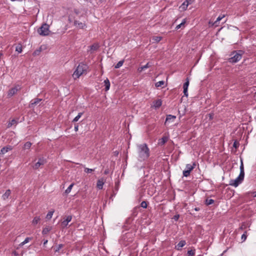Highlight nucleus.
Masks as SVG:
<instances>
[{"label":"nucleus","mask_w":256,"mask_h":256,"mask_svg":"<svg viewBox=\"0 0 256 256\" xmlns=\"http://www.w3.org/2000/svg\"><path fill=\"white\" fill-rule=\"evenodd\" d=\"M83 112H79L78 114L73 119L72 122H75L78 120L80 117L82 116Z\"/></svg>","instance_id":"25"},{"label":"nucleus","mask_w":256,"mask_h":256,"mask_svg":"<svg viewBox=\"0 0 256 256\" xmlns=\"http://www.w3.org/2000/svg\"><path fill=\"white\" fill-rule=\"evenodd\" d=\"M233 146L235 148H237L238 147V144L236 142H234L233 144Z\"/></svg>","instance_id":"50"},{"label":"nucleus","mask_w":256,"mask_h":256,"mask_svg":"<svg viewBox=\"0 0 256 256\" xmlns=\"http://www.w3.org/2000/svg\"><path fill=\"white\" fill-rule=\"evenodd\" d=\"M48 242V240H44V245L45 246Z\"/></svg>","instance_id":"52"},{"label":"nucleus","mask_w":256,"mask_h":256,"mask_svg":"<svg viewBox=\"0 0 256 256\" xmlns=\"http://www.w3.org/2000/svg\"><path fill=\"white\" fill-rule=\"evenodd\" d=\"M52 230V227L50 226H46L42 230V234L44 235L46 234Z\"/></svg>","instance_id":"18"},{"label":"nucleus","mask_w":256,"mask_h":256,"mask_svg":"<svg viewBox=\"0 0 256 256\" xmlns=\"http://www.w3.org/2000/svg\"><path fill=\"white\" fill-rule=\"evenodd\" d=\"M162 104V102L161 100H157L154 102H153V106L155 108H160Z\"/></svg>","instance_id":"17"},{"label":"nucleus","mask_w":256,"mask_h":256,"mask_svg":"<svg viewBox=\"0 0 256 256\" xmlns=\"http://www.w3.org/2000/svg\"><path fill=\"white\" fill-rule=\"evenodd\" d=\"M94 170V169H92V168H85V169H84V172H86V173H88V174L92 172Z\"/></svg>","instance_id":"46"},{"label":"nucleus","mask_w":256,"mask_h":256,"mask_svg":"<svg viewBox=\"0 0 256 256\" xmlns=\"http://www.w3.org/2000/svg\"><path fill=\"white\" fill-rule=\"evenodd\" d=\"M224 17V15L222 16H220L217 18L216 20L214 22V24L216 26H218V22H220L222 18H223Z\"/></svg>","instance_id":"34"},{"label":"nucleus","mask_w":256,"mask_h":256,"mask_svg":"<svg viewBox=\"0 0 256 256\" xmlns=\"http://www.w3.org/2000/svg\"><path fill=\"white\" fill-rule=\"evenodd\" d=\"M247 238V232L246 231L243 234H242L241 238L242 240V242H244Z\"/></svg>","instance_id":"40"},{"label":"nucleus","mask_w":256,"mask_h":256,"mask_svg":"<svg viewBox=\"0 0 256 256\" xmlns=\"http://www.w3.org/2000/svg\"><path fill=\"white\" fill-rule=\"evenodd\" d=\"M194 210H196V211H198V210H199L200 208H194Z\"/></svg>","instance_id":"55"},{"label":"nucleus","mask_w":256,"mask_h":256,"mask_svg":"<svg viewBox=\"0 0 256 256\" xmlns=\"http://www.w3.org/2000/svg\"><path fill=\"white\" fill-rule=\"evenodd\" d=\"M104 86H105V90L106 91L110 89V82L109 80L106 78L104 80Z\"/></svg>","instance_id":"24"},{"label":"nucleus","mask_w":256,"mask_h":256,"mask_svg":"<svg viewBox=\"0 0 256 256\" xmlns=\"http://www.w3.org/2000/svg\"><path fill=\"white\" fill-rule=\"evenodd\" d=\"M49 27V25L47 24H42L38 30V32L40 36H48L50 32Z\"/></svg>","instance_id":"4"},{"label":"nucleus","mask_w":256,"mask_h":256,"mask_svg":"<svg viewBox=\"0 0 256 256\" xmlns=\"http://www.w3.org/2000/svg\"><path fill=\"white\" fill-rule=\"evenodd\" d=\"M180 218V215L179 214H176L175 216H174L173 218L176 220V221H177L178 220V218Z\"/></svg>","instance_id":"47"},{"label":"nucleus","mask_w":256,"mask_h":256,"mask_svg":"<svg viewBox=\"0 0 256 256\" xmlns=\"http://www.w3.org/2000/svg\"><path fill=\"white\" fill-rule=\"evenodd\" d=\"M74 24L77 28L80 29H84L86 26V24L85 23L80 22L78 20H74Z\"/></svg>","instance_id":"12"},{"label":"nucleus","mask_w":256,"mask_h":256,"mask_svg":"<svg viewBox=\"0 0 256 256\" xmlns=\"http://www.w3.org/2000/svg\"><path fill=\"white\" fill-rule=\"evenodd\" d=\"M186 170L190 171V172H191V171L194 168V166H192V164H186Z\"/></svg>","instance_id":"32"},{"label":"nucleus","mask_w":256,"mask_h":256,"mask_svg":"<svg viewBox=\"0 0 256 256\" xmlns=\"http://www.w3.org/2000/svg\"><path fill=\"white\" fill-rule=\"evenodd\" d=\"M105 182V180L104 178H101L97 181L96 187L99 190H102L103 188V186Z\"/></svg>","instance_id":"10"},{"label":"nucleus","mask_w":256,"mask_h":256,"mask_svg":"<svg viewBox=\"0 0 256 256\" xmlns=\"http://www.w3.org/2000/svg\"><path fill=\"white\" fill-rule=\"evenodd\" d=\"M240 174H241V175L242 174V176H244V165H243V163L242 162H241V164L240 166Z\"/></svg>","instance_id":"31"},{"label":"nucleus","mask_w":256,"mask_h":256,"mask_svg":"<svg viewBox=\"0 0 256 256\" xmlns=\"http://www.w3.org/2000/svg\"><path fill=\"white\" fill-rule=\"evenodd\" d=\"M164 81L161 80V81H159V82H156L155 85H156V87H160L164 85Z\"/></svg>","instance_id":"41"},{"label":"nucleus","mask_w":256,"mask_h":256,"mask_svg":"<svg viewBox=\"0 0 256 256\" xmlns=\"http://www.w3.org/2000/svg\"><path fill=\"white\" fill-rule=\"evenodd\" d=\"M252 193L254 194V197L256 198V192H253Z\"/></svg>","instance_id":"53"},{"label":"nucleus","mask_w":256,"mask_h":256,"mask_svg":"<svg viewBox=\"0 0 256 256\" xmlns=\"http://www.w3.org/2000/svg\"><path fill=\"white\" fill-rule=\"evenodd\" d=\"M72 216H68L66 217L64 220L62 222V226L64 228L66 227L69 222L72 220Z\"/></svg>","instance_id":"8"},{"label":"nucleus","mask_w":256,"mask_h":256,"mask_svg":"<svg viewBox=\"0 0 256 256\" xmlns=\"http://www.w3.org/2000/svg\"><path fill=\"white\" fill-rule=\"evenodd\" d=\"M176 118V116H173L172 114H168L167 115L166 121H165V124H166L167 123L172 122L174 121V120Z\"/></svg>","instance_id":"9"},{"label":"nucleus","mask_w":256,"mask_h":256,"mask_svg":"<svg viewBox=\"0 0 256 256\" xmlns=\"http://www.w3.org/2000/svg\"><path fill=\"white\" fill-rule=\"evenodd\" d=\"M18 120H16L15 119H12V120H11L9 122L8 124L7 127L8 128H10L11 126H16V124H18Z\"/></svg>","instance_id":"19"},{"label":"nucleus","mask_w":256,"mask_h":256,"mask_svg":"<svg viewBox=\"0 0 256 256\" xmlns=\"http://www.w3.org/2000/svg\"><path fill=\"white\" fill-rule=\"evenodd\" d=\"M11 194V190H7L6 192L2 194V198L4 200H6Z\"/></svg>","instance_id":"14"},{"label":"nucleus","mask_w":256,"mask_h":256,"mask_svg":"<svg viewBox=\"0 0 256 256\" xmlns=\"http://www.w3.org/2000/svg\"><path fill=\"white\" fill-rule=\"evenodd\" d=\"M16 51L18 53H21L22 51V48L21 44H18L16 48Z\"/></svg>","instance_id":"28"},{"label":"nucleus","mask_w":256,"mask_h":256,"mask_svg":"<svg viewBox=\"0 0 256 256\" xmlns=\"http://www.w3.org/2000/svg\"><path fill=\"white\" fill-rule=\"evenodd\" d=\"M78 130V124H74V130L76 132H77Z\"/></svg>","instance_id":"49"},{"label":"nucleus","mask_w":256,"mask_h":256,"mask_svg":"<svg viewBox=\"0 0 256 256\" xmlns=\"http://www.w3.org/2000/svg\"><path fill=\"white\" fill-rule=\"evenodd\" d=\"M209 115H210V118H212L213 116V114H210Z\"/></svg>","instance_id":"56"},{"label":"nucleus","mask_w":256,"mask_h":256,"mask_svg":"<svg viewBox=\"0 0 256 256\" xmlns=\"http://www.w3.org/2000/svg\"><path fill=\"white\" fill-rule=\"evenodd\" d=\"M42 46H40L38 49H37L34 51V52H33V55L36 56H38V55L40 54L42 52Z\"/></svg>","instance_id":"29"},{"label":"nucleus","mask_w":256,"mask_h":256,"mask_svg":"<svg viewBox=\"0 0 256 256\" xmlns=\"http://www.w3.org/2000/svg\"><path fill=\"white\" fill-rule=\"evenodd\" d=\"M32 144L30 142H28L24 144L23 148L24 150L29 149L31 147Z\"/></svg>","instance_id":"27"},{"label":"nucleus","mask_w":256,"mask_h":256,"mask_svg":"<svg viewBox=\"0 0 256 256\" xmlns=\"http://www.w3.org/2000/svg\"><path fill=\"white\" fill-rule=\"evenodd\" d=\"M243 52L242 50L234 51L230 54L231 57L228 58V62L231 63H236L242 58Z\"/></svg>","instance_id":"3"},{"label":"nucleus","mask_w":256,"mask_h":256,"mask_svg":"<svg viewBox=\"0 0 256 256\" xmlns=\"http://www.w3.org/2000/svg\"><path fill=\"white\" fill-rule=\"evenodd\" d=\"M185 23H186V20H185V19H184V20H183L182 22L180 24H178L176 26V30L180 28H182V26H184Z\"/></svg>","instance_id":"37"},{"label":"nucleus","mask_w":256,"mask_h":256,"mask_svg":"<svg viewBox=\"0 0 256 256\" xmlns=\"http://www.w3.org/2000/svg\"><path fill=\"white\" fill-rule=\"evenodd\" d=\"M46 162V160L43 157L38 158V162L34 164L32 167L34 170H37L40 166L44 165Z\"/></svg>","instance_id":"6"},{"label":"nucleus","mask_w":256,"mask_h":256,"mask_svg":"<svg viewBox=\"0 0 256 256\" xmlns=\"http://www.w3.org/2000/svg\"><path fill=\"white\" fill-rule=\"evenodd\" d=\"M168 137L163 136L162 138L160 139L158 144L160 145L164 144L168 140Z\"/></svg>","instance_id":"23"},{"label":"nucleus","mask_w":256,"mask_h":256,"mask_svg":"<svg viewBox=\"0 0 256 256\" xmlns=\"http://www.w3.org/2000/svg\"><path fill=\"white\" fill-rule=\"evenodd\" d=\"M64 247L63 244H59L56 248L55 250V252H58L59 250Z\"/></svg>","instance_id":"44"},{"label":"nucleus","mask_w":256,"mask_h":256,"mask_svg":"<svg viewBox=\"0 0 256 256\" xmlns=\"http://www.w3.org/2000/svg\"><path fill=\"white\" fill-rule=\"evenodd\" d=\"M90 50L88 52H90V53H92L96 51L98 48L99 46L98 44H94L89 46Z\"/></svg>","instance_id":"15"},{"label":"nucleus","mask_w":256,"mask_h":256,"mask_svg":"<svg viewBox=\"0 0 256 256\" xmlns=\"http://www.w3.org/2000/svg\"><path fill=\"white\" fill-rule=\"evenodd\" d=\"M162 36H154L152 37V42L158 43L162 40Z\"/></svg>","instance_id":"22"},{"label":"nucleus","mask_w":256,"mask_h":256,"mask_svg":"<svg viewBox=\"0 0 256 256\" xmlns=\"http://www.w3.org/2000/svg\"><path fill=\"white\" fill-rule=\"evenodd\" d=\"M40 220V216H35L33 220H32V224L34 225V226H36V224H37Z\"/></svg>","instance_id":"20"},{"label":"nucleus","mask_w":256,"mask_h":256,"mask_svg":"<svg viewBox=\"0 0 256 256\" xmlns=\"http://www.w3.org/2000/svg\"><path fill=\"white\" fill-rule=\"evenodd\" d=\"M42 99L36 98L34 100H32L30 102V104L32 106H35L38 104L40 101H42Z\"/></svg>","instance_id":"21"},{"label":"nucleus","mask_w":256,"mask_h":256,"mask_svg":"<svg viewBox=\"0 0 256 256\" xmlns=\"http://www.w3.org/2000/svg\"><path fill=\"white\" fill-rule=\"evenodd\" d=\"M32 240V238H25V240L20 244V246H24V244H26L28 243V242H29L30 240Z\"/></svg>","instance_id":"35"},{"label":"nucleus","mask_w":256,"mask_h":256,"mask_svg":"<svg viewBox=\"0 0 256 256\" xmlns=\"http://www.w3.org/2000/svg\"><path fill=\"white\" fill-rule=\"evenodd\" d=\"M88 66L82 62L80 63L72 74L73 78L76 80L80 78L85 72L86 71Z\"/></svg>","instance_id":"2"},{"label":"nucleus","mask_w":256,"mask_h":256,"mask_svg":"<svg viewBox=\"0 0 256 256\" xmlns=\"http://www.w3.org/2000/svg\"><path fill=\"white\" fill-rule=\"evenodd\" d=\"M152 66V64L150 62H148L146 65L142 66V69H146Z\"/></svg>","instance_id":"45"},{"label":"nucleus","mask_w":256,"mask_h":256,"mask_svg":"<svg viewBox=\"0 0 256 256\" xmlns=\"http://www.w3.org/2000/svg\"><path fill=\"white\" fill-rule=\"evenodd\" d=\"M192 0H188V2H190V4L192 3Z\"/></svg>","instance_id":"57"},{"label":"nucleus","mask_w":256,"mask_h":256,"mask_svg":"<svg viewBox=\"0 0 256 256\" xmlns=\"http://www.w3.org/2000/svg\"><path fill=\"white\" fill-rule=\"evenodd\" d=\"M140 206L144 208H146L148 206V204L146 202L142 201L140 204Z\"/></svg>","instance_id":"43"},{"label":"nucleus","mask_w":256,"mask_h":256,"mask_svg":"<svg viewBox=\"0 0 256 256\" xmlns=\"http://www.w3.org/2000/svg\"><path fill=\"white\" fill-rule=\"evenodd\" d=\"M12 149V147L11 146H7L2 148L0 152V156L1 154H4L8 152L9 150H11Z\"/></svg>","instance_id":"11"},{"label":"nucleus","mask_w":256,"mask_h":256,"mask_svg":"<svg viewBox=\"0 0 256 256\" xmlns=\"http://www.w3.org/2000/svg\"><path fill=\"white\" fill-rule=\"evenodd\" d=\"M188 256H194L195 255V250H191L188 251Z\"/></svg>","instance_id":"36"},{"label":"nucleus","mask_w":256,"mask_h":256,"mask_svg":"<svg viewBox=\"0 0 256 256\" xmlns=\"http://www.w3.org/2000/svg\"><path fill=\"white\" fill-rule=\"evenodd\" d=\"M189 86V80L188 78H187L186 80V82L184 83L183 85V88L186 90H188V86Z\"/></svg>","instance_id":"33"},{"label":"nucleus","mask_w":256,"mask_h":256,"mask_svg":"<svg viewBox=\"0 0 256 256\" xmlns=\"http://www.w3.org/2000/svg\"><path fill=\"white\" fill-rule=\"evenodd\" d=\"M214 202V200L212 199H206V205H210Z\"/></svg>","instance_id":"38"},{"label":"nucleus","mask_w":256,"mask_h":256,"mask_svg":"<svg viewBox=\"0 0 256 256\" xmlns=\"http://www.w3.org/2000/svg\"><path fill=\"white\" fill-rule=\"evenodd\" d=\"M54 212V211L49 212L46 216V218L48 219H50L52 218Z\"/></svg>","instance_id":"39"},{"label":"nucleus","mask_w":256,"mask_h":256,"mask_svg":"<svg viewBox=\"0 0 256 256\" xmlns=\"http://www.w3.org/2000/svg\"><path fill=\"white\" fill-rule=\"evenodd\" d=\"M192 166H194V168H195V166H196V164L195 162H193V164L192 165Z\"/></svg>","instance_id":"54"},{"label":"nucleus","mask_w":256,"mask_h":256,"mask_svg":"<svg viewBox=\"0 0 256 256\" xmlns=\"http://www.w3.org/2000/svg\"><path fill=\"white\" fill-rule=\"evenodd\" d=\"M184 96L186 97L188 96V90L184 89Z\"/></svg>","instance_id":"48"},{"label":"nucleus","mask_w":256,"mask_h":256,"mask_svg":"<svg viewBox=\"0 0 256 256\" xmlns=\"http://www.w3.org/2000/svg\"><path fill=\"white\" fill-rule=\"evenodd\" d=\"M190 2H188V0H186L180 6V8L183 10H185L187 9V8Z\"/></svg>","instance_id":"16"},{"label":"nucleus","mask_w":256,"mask_h":256,"mask_svg":"<svg viewBox=\"0 0 256 256\" xmlns=\"http://www.w3.org/2000/svg\"><path fill=\"white\" fill-rule=\"evenodd\" d=\"M138 160L140 162L147 160L150 155V149L146 144L138 145Z\"/></svg>","instance_id":"1"},{"label":"nucleus","mask_w":256,"mask_h":256,"mask_svg":"<svg viewBox=\"0 0 256 256\" xmlns=\"http://www.w3.org/2000/svg\"><path fill=\"white\" fill-rule=\"evenodd\" d=\"M190 171H188L186 170H184L182 172L184 176H185V177H188V176H189L190 174Z\"/></svg>","instance_id":"42"},{"label":"nucleus","mask_w":256,"mask_h":256,"mask_svg":"<svg viewBox=\"0 0 256 256\" xmlns=\"http://www.w3.org/2000/svg\"><path fill=\"white\" fill-rule=\"evenodd\" d=\"M74 186V183L71 184L66 189V190H65L64 193L66 194H68L70 192V191H71V190H72V188Z\"/></svg>","instance_id":"26"},{"label":"nucleus","mask_w":256,"mask_h":256,"mask_svg":"<svg viewBox=\"0 0 256 256\" xmlns=\"http://www.w3.org/2000/svg\"><path fill=\"white\" fill-rule=\"evenodd\" d=\"M244 176L242 174H239L238 178L235 180H231L229 184L234 187H237L240 184L244 179Z\"/></svg>","instance_id":"5"},{"label":"nucleus","mask_w":256,"mask_h":256,"mask_svg":"<svg viewBox=\"0 0 256 256\" xmlns=\"http://www.w3.org/2000/svg\"><path fill=\"white\" fill-rule=\"evenodd\" d=\"M124 60H120V61H119V62L116 64V65H115V66H114V68H120V67H121V66H122V64H124Z\"/></svg>","instance_id":"30"},{"label":"nucleus","mask_w":256,"mask_h":256,"mask_svg":"<svg viewBox=\"0 0 256 256\" xmlns=\"http://www.w3.org/2000/svg\"><path fill=\"white\" fill-rule=\"evenodd\" d=\"M143 70H144V69H142V66L140 67V68H138V71L139 72H142Z\"/></svg>","instance_id":"51"},{"label":"nucleus","mask_w":256,"mask_h":256,"mask_svg":"<svg viewBox=\"0 0 256 256\" xmlns=\"http://www.w3.org/2000/svg\"><path fill=\"white\" fill-rule=\"evenodd\" d=\"M19 89H20V88H19L18 86L12 88L11 89H10L9 90L8 94V97L12 96L13 95H14L18 92V90Z\"/></svg>","instance_id":"7"},{"label":"nucleus","mask_w":256,"mask_h":256,"mask_svg":"<svg viewBox=\"0 0 256 256\" xmlns=\"http://www.w3.org/2000/svg\"><path fill=\"white\" fill-rule=\"evenodd\" d=\"M186 244V241L184 240H180L177 245L176 246L175 248L177 250H180L181 248L184 246Z\"/></svg>","instance_id":"13"}]
</instances>
